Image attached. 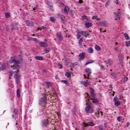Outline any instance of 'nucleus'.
I'll return each instance as SVG.
<instances>
[{
  "label": "nucleus",
  "instance_id": "1",
  "mask_svg": "<svg viewBox=\"0 0 130 130\" xmlns=\"http://www.w3.org/2000/svg\"><path fill=\"white\" fill-rule=\"evenodd\" d=\"M11 29L12 30H15L18 29V27H17L16 25H15L14 26H7L6 27V29L7 30H8Z\"/></svg>",
  "mask_w": 130,
  "mask_h": 130
},
{
  "label": "nucleus",
  "instance_id": "2",
  "mask_svg": "<svg viewBox=\"0 0 130 130\" xmlns=\"http://www.w3.org/2000/svg\"><path fill=\"white\" fill-rule=\"evenodd\" d=\"M84 124V127H86L87 126H93L94 125V123L92 122H90L88 123H83Z\"/></svg>",
  "mask_w": 130,
  "mask_h": 130
},
{
  "label": "nucleus",
  "instance_id": "3",
  "mask_svg": "<svg viewBox=\"0 0 130 130\" xmlns=\"http://www.w3.org/2000/svg\"><path fill=\"white\" fill-rule=\"evenodd\" d=\"M48 119H45L43 120L42 121V123L43 126H45L48 124Z\"/></svg>",
  "mask_w": 130,
  "mask_h": 130
},
{
  "label": "nucleus",
  "instance_id": "4",
  "mask_svg": "<svg viewBox=\"0 0 130 130\" xmlns=\"http://www.w3.org/2000/svg\"><path fill=\"white\" fill-rule=\"evenodd\" d=\"M56 36L59 41H62L63 40L62 36L60 33H57L56 34Z\"/></svg>",
  "mask_w": 130,
  "mask_h": 130
},
{
  "label": "nucleus",
  "instance_id": "5",
  "mask_svg": "<svg viewBox=\"0 0 130 130\" xmlns=\"http://www.w3.org/2000/svg\"><path fill=\"white\" fill-rule=\"evenodd\" d=\"M86 74L88 75V77L89 76V75L91 73V71L90 69L89 68H86L85 70Z\"/></svg>",
  "mask_w": 130,
  "mask_h": 130
},
{
  "label": "nucleus",
  "instance_id": "6",
  "mask_svg": "<svg viewBox=\"0 0 130 130\" xmlns=\"http://www.w3.org/2000/svg\"><path fill=\"white\" fill-rule=\"evenodd\" d=\"M25 22L26 25L28 26H31L33 25V22L31 21H26Z\"/></svg>",
  "mask_w": 130,
  "mask_h": 130
},
{
  "label": "nucleus",
  "instance_id": "7",
  "mask_svg": "<svg viewBox=\"0 0 130 130\" xmlns=\"http://www.w3.org/2000/svg\"><path fill=\"white\" fill-rule=\"evenodd\" d=\"M85 55V54L84 53H82L80 54L79 56L80 57V60H83L84 58Z\"/></svg>",
  "mask_w": 130,
  "mask_h": 130
},
{
  "label": "nucleus",
  "instance_id": "8",
  "mask_svg": "<svg viewBox=\"0 0 130 130\" xmlns=\"http://www.w3.org/2000/svg\"><path fill=\"white\" fill-rule=\"evenodd\" d=\"M18 109L17 108L15 109L13 111V113L12 115V117L13 118L15 117V115H16L18 113Z\"/></svg>",
  "mask_w": 130,
  "mask_h": 130
},
{
  "label": "nucleus",
  "instance_id": "9",
  "mask_svg": "<svg viewBox=\"0 0 130 130\" xmlns=\"http://www.w3.org/2000/svg\"><path fill=\"white\" fill-rule=\"evenodd\" d=\"M99 24L105 26H107V23L106 21L100 22Z\"/></svg>",
  "mask_w": 130,
  "mask_h": 130
},
{
  "label": "nucleus",
  "instance_id": "10",
  "mask_svg": "<svg viewBox=\"0 0 130 130\" xmlns=\"http://www.w3.org/2000/svg\"><path fill=\"white\" fill-rule=\"evenodd\" d=\"M39 44L41 46L43 47H47L48 46L47 44L43 42H41Z\"/></svg>",
  "mask_w": 130,
  "mask_h": 130
},
{
  "label": "nucleus",
  "instance_id": "11",
  "mask_svg": "<svg viewBox=\"0 0 130 130\" xmlns=\"http://www.w3.org/2000/svg\"><path fill=\"white\" fill-rule=\"evenodd\" d=\"M90 99L92 100V102L93 103H98L99 101L96 98H91Z\"/></svg>",
  "mask_w": 130,
  "mask_h": 130
},
{
  "label": "nucleus",
  "instance_id": "12",
  "mask_svg": "<svg viewBox=\"0 0 130 130\" xmlns=\"http://www.w3.org/2000/svg\"><path fill=\"white\" fill-rule=\"evenodd\" d=\"M21 75L20 74H18L16 73L14 75V78L15 79H20Z\"/></svg>",
  "mask_w": 130,
  "mask_h": 130
},
{
  "label": "nucleus",
  "instance_id": "13",
  "mask_svg": "<svg viewBox=\"0 0 130 130\" xmlns=\"http://www.w3.org/2000/svg\"><path fill=\"white\" fill-rule=\"evenodd\" d=\"M40 101L42 102L43 103L45 104H46V98H42L40 99Z\"/></svg>",
  "mask_w": 130,
  "mask_h": 130
},
{
  "label": "nucleus",
  "instance_id": "14",
  "mask_svg": "<svg viewBox=\"0 0 130 130\" xmlns=\"http://www.w3.org/2000/svg\"><path fill=\"white\" fill-rule=\"evenodd\" d=\"M87 51L89 53H92L93 52V49L91 47L88 48L87 50Z\"/></svg>",
  "mask_w": 130,
  "mask_h": 130
},
{
  "label": "nucleus",
  "instance_id": "15",
  "mask_svg": "<svg viewBox=\"0 0 130 130\" xmlns=\"http://www.w3.org/2000/svg\"><path fill=\"white\" fill-rule=\"evenodd\" d=\"M35 58L37 60H43V58L42 56H37L35 57Z\"/></svg>",
  "mask_w": 130,
  "mask_h": 130
},
{
  "label": "nucleus",
  "instance_id": "16",
  "mask_svg": "<svg viewBox=\"0 0 130 130\" xmlns=\"http://www.w3.org/2000/svg\"><path fill=\"white\" fill-rule=\"evenodd\" d=\"M60 18L61 20V22L63 23H64L65 17L63 15H61L60 16Z\"/></svg>",
  "mask_w": 130,
  "mask_h": 130
},
{
  "label": "nucleus",
  "instance_id": "17",
  "mask_svg": "<svg viewBox=\"0 0 130 130\" xmlns=\"http://www.w3.org/2000/svg\"><path fill=\"white\" fill-rule=\"evenodd\" d=\"M48 5L49 6L48 7V8L52 11H53V6L52 5V4H49V3H48Z\"/></svg>",
  "mask_w": 130,
  "mask_h": 130
},
{
  "label": "nucleus",
  "instance_id": "18",
  "mask_svg": "<svg viewBox=\"0 0 130 130\" xmlns=\"http://www.w3.org/2000/svg\"><path fill=\"white\" fill-rule=\"evenodd\" d=\"M85 25L87 28H89L91 26V23H87L85 24Z\"/></svg>",
  "mask_w": 130,
  "mask_h": 130
},
{
  "label": "nucleus",
  "instance_id": "19",
  "mask_svg": "<svg viewBox=\"0 0 130 130\" xmlns=\"http://www.w3.org/2000/svg\"><path fill=\"white\" fill-rule=\"evenodd\" d=\"M94 48L97 51H99L101 50L100 47L98 45H96L94 47Z\"/></svg>",
  "mask_w": 130,
  "mask_h": 130
},
{
  "label": "nucleus",
  "instance_id": "20",
  "mask_svg": "<svg viewBox=\"0 0 130 130\" xmlns=\"http://www.w3.org/2000/svg\"><path fill=\"white\" fill-rule=\"evenodd\" d=\"M81 33L82 35L83 36H86V35H88L87 33V32L86 31H81Z\"/></svg>",
  "mask_w": 130,
  "mask_h": 130
},
{
  "label": "nucleus",
  "instance_id": "21",
  "mask_svg": "<svg viewBox=\"0 0 130 130\" xmlns=\"http://www.w3.org/2000/svg\"><path fill=\"white\" fill-rule=\"evenodd\" d=\"M124 37L126 40L129 39V37L128 36V35L126 33H125L124 34Z\"/></svg>",
  "mask_w": 130,
  "mask_h": 130
},
{
  "label": "nucleus",
  "instance_id": "22",
  "mask_svg": "<svg viewBox=\"0 0 130 130\" xmlns=\"http://www.w3.org/2000/svg\"><path fill=\"white\" fill-rule=\"evenodd\" d=\"M18 66L15 64L14 65L11 66V67L13 69H15L17 68Z\"/></svg>",
  "mask_w": 130,
  "mask_h": 130
},
{
  "label": "nucleus",
  "instance_id": "23",
  "mask_svg": "<svg viewBox=\"0 0 130 130\" xmlns=\"http://www.w3.org/2000/svg\"><path fill=\"white\" fill-rule=\"evenodd\" d=\"M91 108V106L90 105H88L86 107L85 109L86 111H88Z\"/></svg>",
  "mask_w": 130,
  "mask_h": 130
},
{
  "label": "nucleus",
  "instance_id": "24",
  "mask_svg": "<svg viewBox=\"0 0 130 130\" xmlns=\"http://www.w3.org/2000/svg\"><path fill=\"white\" fill-rule=\"evenodd\" d=\"M65 75L68 78H70L71 76V74H70L69 72H67L66 73Z\"/></svg>",
  "mask_w": 130,
  "mask_h": 130
},
{
  "label": "nucleus",
  "instance_id": "25",
  "mask_svg": "<svg viewBox=\"0 0 130 130\" xmlns=\"http://www.w3.org/2000/svg\"><path fill=\"white\" fill-rule=\"evenodd\" d=\"M60 82H63L65 83L67 85H68V82L67 80H61Z\"/></svg>",
  "mask_w": 130,
  "mask_h": 130
},
{
  "label": "nucleus",
  "instance_id": "26",
  "mask_svg": "<svg viewBox=\"0 0 130 130\" xmlns=\"http://www.w3.org/2000/svg\"><path fill=\"white\" fill-rule=\"evenodd\" d=\"M91 97L92 98H95V94L93 93L94 91H91Z\"/></svg>",
  "mask_w": 130,
  "mask_h": 130
},
{
  "label": "nucleus",
  "instance_id": "27",
  "mask_svg": "<svg viewBox=\"0 0 130 130\" xmlns=\"http://www.w3.org/2000/svg\"><path fill=\"white\" fill-rule=\"evenodd\" d=\"M82 83L83 85L85 86H87L88 85V83H87V82L84 81L82 82Z\"/></svg>",
  "mask_w": 130,
  "mask_h": 130
},
{
  "label": "nucleus",
  "instance_id": "28",
  "mask_svg": "<svg viewBox=\"0 0 130 130\" xmlns=\"http://www.w3.org/2000/svg\"><path fill=\"white\" fill-rule=\"evenodd\" d=\"M115 20H117L118 19H120V17L119 15L115 14Z\"/></svg>",
  "mask_w": 130,
  "mask_h": 130
},
{
  "label": "nucleus",
  "instance_id": "29",
  "mask_svg": "<svg viewBox=\"0 0 130 130\" xmlns=\"http://www.w3.org/2000/svg\"><path fill=\"white\" fill-rule=\"evenodd\" d=\"M29 40H31L34 41L36 42L37 41V39L36 38H34L31 37H29Z\"/></svg>",
  "mask_w": 130,
  "mask_h": 130
},
{
  "label": "nucleus",
  "instance_id": "30",
  "mask_svg": "<svg viewBox=\"0 0 130 130\" xmlns=\"http://www.w3.org/2000/svg\"><path fill=\"white\" fill-rule=\"evenodd\" d=\"M69 10L68 7H66L64 8V11L66 13H67L69 11Z\"/></svg>",
  "mask_w": 130,
  "mask_h": 130
},
{
  "label": "nucleus",
  "instance_id": "31",
  "mask_svg": "<svg viewBox=\"0 0 130 130\" xmlns=\"http://www.w3.org/2000/svg\"><path fill=\"white\" fill-rule=\"evenodd\" d=\"M114 102L115 105L116 106H118L120 104V102L118 101H115Z\"/></svg>",
  "mask_w": 130,
  "mask_h": 130
},
{
  "label": "nucleus",
  "instance_id": "32",
  "mask_svg": "<svg viewBox=\"0 0 130 130\" xmlns=\"http://www.w3.org/2000/svg\"><path fill=\"white\" fill-rule=\"evenodd\" d=\"M122 118L121 116H119L117 117V120L118 121L120 122L122 120Z\"/></svg>",
  "mask_w": 130,
  "mask_h": 130
},
{
  "label": "nucleus",
  "instance_id": "33",
  "mask_svg": "<svg viewBox=\"0 0 130 130\" xmlns=\"http://www.w3.org/2000/svg\"><path fill=\"white\" fill-rule=\"evenodd\" d=\"M17 95L18 97H20V90L18 89L17 92Z\"/></svg>",
  "mask_w": 130,
  "mask_h": 130
},
{
  "label": "nucleus",
  "instance_id": "34",
  "mask_svg": "<svg viewBox=\"0 0 130 130\" xmlns=\"http://www.w3.org/2000/svg\"><path fill=\"white\" fill-rule=\"evenodd\" d=\"M112 63V61L110 60H108V62L107 64L109 65H111Z\"/></svg>",
  "mask_w": 130,
  "mask_h": 130
},
{
  "label": "nucleus",
  "instance_id": "35",
  "mask_svg": "<svg viewBox=\"0 0 130 130\" xmlns=\"http://www.w3.org/2000/svg\"><path fill=\"white\" fill-rule=\"evenodd\" d=\"M55 18L53 17H51L50 18V20L52 22H54L55 21Z\"/></svg>",
  "mask_w": 130,
  "mask_h": 130
},
{
  "label": "nucleus",
  "instance_id": "36",
  "mask_svg": "<svg viewBox=\"0 0 130 130\" xmlns=\"http://www.w3.org/2000/svg\"><path fill=\"white\" fill-rule=\"evenodd\" d=\"M5 15L6 17L7 18H8L10 17L9 14L8 13H5Z\"/></svg>",
  "mask_w": 130,
  "mask_h": 130
},
{
  "label": "nucleus",
  "instance_id": "37",
  "mask_svg": "<svg viewBox=\"0 0 130 130\" xmlns=\"http://www.w3.org/2000/svg\"><path fill=\"white\" fill-rule=\"evenodd\" d=\"M21 62L19 61V60H15V64H20Z\"/></svg>",
  "mask_w": 130,
  "mask_h": 130
},
{
  "label": "nucleus",
  "instance_id": "38",
  "mask_svg": "<svg viewBox=\"0 0 130 130\" xmlns=\"http://www.w3.org/2000/svg\"><path fill=\"white\" fill-rule=\"evenodd\" d=\"M80 32H77V35L76 36L77 38L78 39H79L81 37V35L79 33H80Z\"/></svg>",
  "mask_w": 130,
  "mask_h": 130
},
{
  "label": "nucleus",
  "instance_id": "39",
  "mask_svg": "<svg viewBox=\"0 0 130 130\" xmlns=\"http://www.w3.org/2000/svg\"><path fill=\"white\" fill-rule=\"evenodd\" d=\"M99 130H103V127L101 125H99Z\"/></svg>",
  "mask_w": 130,
  "mask_h": 130
},
{
  "label": "nucleus",
  "instance_id": "40",
  "mask_svg": "<svg viewBox=\"0 0 130 130\" xmlns=\"http://www.w3.org/2000/svg\"><path fill=\"white\" fill-rule=\"evenodd\" d=\"M15 60L14 58H12L10 59V62L11 63H13L14 62H15Z\"/></svg>",
  "mask_w": 130,
  "mask_h": 130
},
{
  "label": "nucleus",
  "instance_id": "41",
  "mask_svg": "<svg viewBox=\"0 0 130 130\" xmlns=\"http://www.w3.org/2000/svg\"><path fill=\"white\" fill-rule=\"evenodd\" d=\"M130 45V41H128L126 42V45L127 46H128Z\"/></svg>",
  "mask_w": 130,
  "mask_h": 130
},
{
  "label": "nucleus",
  "instance_id": "42",
  "mask_svg": "<svg viewBox=\"0 0 130 130\" xmlns=\"http://www.w3.org/2000/svg\"><path fill=\"white\" fill-rule=\"evenodd\" d=\"M44 51L45 53H47L49 51V49L47 48H45L44 50Z\"/></svg>",
  "mask_w": 130,
  "mask_h": 130
},
{
  "label": "nucleus",
  "instance_id": "43",
  "mask_svg": "<svg viewBox=\"0 0 130 130\" xmlns=\"http://www.w3.org/2000/svg\"><path fill=\"white\" fill-rule=\"evenodd\" d=\"M118 98L117 97H115L113 98V101L114 102L115 101H118Z\"/></svg>",
  "mask_w": 130,
  "mask_h": 130
},
{
  "label": "nucleus",
  "instance_id": "44",
  "mask_svg": "<svg viewBox=\"0 0 130 130\" xmlns=\"http://www.w3.org/2000/svg\"><path fill=\"white\" fill-rule=\"evenodd\" d=\"M13 72L14 71L12 70L10 71H9V73L10 74L11 76H12V75Z\"/></svg>",
  "mask_w": 130,
  "mask_h": 130
},
{
  "label": "nucleus",
  "instance_id": "45",
  "mask_svg": "<svg viewBox=\"0 0 130 130\" xmlns=\"http://www.w3.org/2000/svg\"><path fill=\"white\" fill-rule=\"evenodd\" d=\"M19 59L20 61V62H22L23 61V58L21 56H19Z\"/></svg>",
  "mask_w": 130,
  "mask_h": 130
},
{
  "label": "nucleus",
  "instance_id": "46",
  "mask_svg": "<svg viewBox=\"0 0 130 130\" xmlns=\"http://www.w3.org/2000/svg\"><path fill=\"white\" fill-rule=\"evenodd\" d=\"M93 19H95L97 20H99V19L98 18L97 16H94L93 17Z\"/></svg>",
  "mask_w": 130,
  "mask_h": 130
},
{
  "label": "nucleus",
  "instance_id": "47",
  "mask_svg": "<svg viewBox=\"0 0 130 130\" xmlns=\"http://www.w3.org/2000/svg\"><path fill=\"white\" fill-rule=\"evenodd\" d=\"M82 41H79V46L80 47H81V46H82Z\"/></svg>",
  "mask_w": 130,
  "mask_h": 130
},
{
  "label": "nucleus",
  "instance_id": "48",
  "mask_svg": "<svg viewBox=\"0 0 130 130\" xmlns=\"http://www.w3.org/2000/svg\"><path fill=\"white\" fill-rule=\"evenodd\" d=\"M60 15H61L59 14H57L56 15V17L57 18L60 17Z\"/></svg>",
  "mask_w": 130,
  "mask_h": 130
},
{
  "label": "nucleus",
  "instance_id": "49",
  "mask_svg": "<svg viewBox=\"0 0 130 130\" xmlns=\"http://www.w3.org/2000/svg\"><path fill=\"white\" fill-rule=\"evenodd\" d=\"M16 82L17 83V84H18L19 82V79H16Z\"/></svg>",
  "mask_w": 130,
  "mask_h": 130
},
{
  "label": "nucleus",
  "instance_id": "50",
  "mask_svg": "<svg viewBox=\"0 0 130 130\" xmlns=\"http://www.w3.org/2000/svg\"><path fill=\"white\" fill-rule=\"evenodd\" d=\"M59 68L60 69H61L62 68V65L61 64H59Z\"/></svg>",
  "mask_w": 130,
  "mask_h": 130
},
{
  "label": "nucleus",
  "instance_id": "51",
  "mask_svg": "<svg viewBox=\"0 0 130 130\" xmlns=\"http://www.w3.org/2000/svg\"><path fill=\"white\" fill-rule=\"evenodd\" d=\"M86 16L85 15H84V16H83L82 17V20H84L86 18Z\"/></svg>",
  "mask_w": 130,
  "mask_h": 130
},
{
  "label": "nucleus",
  "instance_id": "52",
  "mask_svg": "<svg viewBox=\"0 0 130 130\" xmlns=\"http://www.w3.org/2000/svg\"><path fill=\"white\" fill-rule=\"evenodd\" d=\"M77 62H75V63H73L72 64V65L73 66H75L77 65Z\"/></svg>",
  "mask_w": 130,
  "mask_h": 130
},
{
  "label": "nucleus",
  "instance_id": "53",
  "mask_svg": "<svg viewBox=\"0 0 130 130\" xmlns=\"http://www.w3.org/2000/svg\"><path fill=\"white\" fill-rule=\"evenodd\" d=\"M128 78L126 77L124 79V82H126L127 81Z\"/></svg>",
  "mask_w": 130,
  "mask_h": 130
},
{
  "label": "nucleus",
  "instance_id": "54",
  "mask_svg": "<svg viewBox=\"0 0 130 130\" xmlns=\"http://www.w3.org/2000/svg\"><path fill=\"white\" fill-rule=\"evenodd\" d=\"M73 11H71V12L70 13V15L71 16H72L73 15Z\"/></svg>",
  "mask_w": 130,
  "mask_h": 130
},
{
  "label": "nucleus",
  "instance_id": "55",
  "mask_svg": "<svg viewBox=\"0 0 130 130\" xmlns=\"http://www.w3.org/2000/svg\"><path fill=\"white\" fill-rule=\"evenodd\" d=\"M88 62H89V63H92L93 62V61L92 60H89L88 61Z\"/></svg>",
  "mask_w": 130,
  "mask_h": 130
},
{
  "label": "nucleus",
  "instance_id": "56",
  "mask_svg": "<svg viewBox=\"0 0 130 130\" xmlns=\"http://www.w3.org/2000/svg\"><path fill=\"white\" fill-rule=\"evenodd\" d=\"M100 114V112L99 111H98L97 112H95V114L96 115H99Z\"/></svg>",
  "mask_w": 130,
  "mask_h": 130
},
{
  "label": "nucleus",
  "instance_id": "57",
  "mask_svg": "<svg viewBox=\"0 0 130 130\" xmlns=\"http://www.w3.org/2000/svg\"><path fill=\"white\" fill-rule=\"evenodd\" d=\"M111 75L113 77H115L116 75L114 74H111Z\"/></svg>",
  "mask_w": 130,
  "mask_h": 130
},
{
  "label": "nucleus",
  "instance_id": "58",
  "mask_svg": "<svg viewBox=\"0 0 130 130\" xmlns=\"http://www.w3.org/2000/svg\"><path fill=\"white\" fill-rule=\"evenodd\" d=\"M130 123H129V122H127L126 124V126L127 127H128Z\"/></svg>",
  "mask_w": 130,
  "mask_h": 130
},
{
  "label": "nucleus",
  "instance_id": "59",
  "mask_svg": "<svg viewBox=\"0 0 130 130\" xmlns=\"http://www.w3.org/2000/svg\"><path fill=\"white\" fill-rule=\"evenodd\" d=\"M83 2L82 0H79V3H81Z\"/></svg>",
  "mask_w": 130,
  "mask_h": 130
},
{
  "label": "nucleus",
  "instance_id": "60",
  "mask_svg": "<svg viewBox=\"0 0 130 130\" xmlns=\"http://www.w3.org/2000/svg\"><path fill=\"white\" fill-rule=\"evenodd\" d=\"M40 28H41V29H44L45 28V27L44 26H42L41 27H40Z\"/></svg>",
  "mask_w": 130,
  "mask_h": 130
},
{
  "label": "nucleus",
  "instance_id": "61",
  "mask_svg": "<svg viewBox=\"0 0 130 130\" xmlns=\"http://www.w3.org/2000/svg\"><path fill=\"white\" fill-rule=\"evenodd\" d=\"M120 11H118V12H117V13H116L115 14H118V15H119L120 14Z\"/></svg>",
  "mask_w": 130,
  "mask_h": 130
},
{
  "label": "nucleus",
  "instance_id": "62",
  "mask_svg": "<svg viewBox=\"0 0 130 130\" xmlns=\"http://www.w3.org/2000/svg\"><path fill=\"white\" fill-rule=\"evenodd\" d=\"M89 62H88V61H87L86 62L85 64V65H87V64H89Z\"/></svg>",
  "mask_w": 130,
  "mask_h": 130
},
{
  "label": "nucleus",
  "instance_id": "63",
  "mask_svg": "<svg viewBox=\"0 0 130 130\" xmlns=\"http://www.w3.org/2000/svg\"><path fill=\"white\" fill-rule=\"evenodd\" d=\"M41 29H41V28H40V27H39L37 29V30H41Z\"/></svg>",
  "mask_w": 130,
  "mask_h": 130
},
{
  "label": "nucleus",
  "instance_id": "64",
  "mask_svg": "<svg viewBox=\"0 0 130 130\" xmlns=\"http://www.w3.org/2000/svg\"><path fill=\"white\" fill-rule=\"evenodd\" d=\"M47 84L48 86H50V85H51V84L50 83H47Z\"/></svg>",
  "mask_w": 130,
  "mask_h": 130
}]
</instances>
